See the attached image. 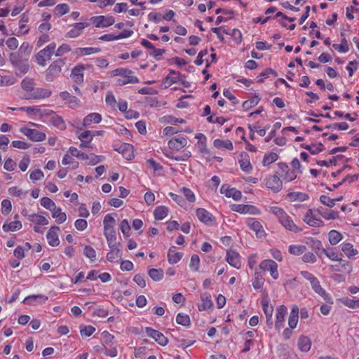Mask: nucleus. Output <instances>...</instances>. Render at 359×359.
<instances>
[{
  "instance_id": "nucleus-1",
  "label": "nucleus",
  "mask_w": 359,
  "mask_h": 359,
  "mask_svg": "<svg viewBox=\"0 0 359 359\" xmlns=\"http://www.w3.org/2000/svg\"><path fill=\"white\" fill-rule=\"evenodd\" d=\"M270 211L276 217L278 222L287 230L297 233L302 231V228L295 224L292 217L283 209L279 207H271Z\"/></svg>"
},
{
  "instance_id": "nucleus-2",
  "label": "nucleus",
  "mask_w": 359,
  "mask_h": 359,
  "mask_svg": "<svg viewBox=\"0 0 359 359\" xmlns=\"http://www.w3.org/2000/svg\"><path fill=\"white\" fill-rule=\"evenodd\" d=\"M111 76H119L116 83L122 86L128 83H137L139 79L133 75V72L126 68H117L111 72Z\"/></svg>"
},
{
  "instance_id": "nucleus-3",
  "label": "nucleus",
  "mask_w": 359,
  "mask_h": 359,
  "mask_svg": "<svg viewBox=\"0 0 359 359\" xmlns=\"http://www.w3.org/2000/svg\"><path fill=\"white\" fill-rule=\"evenodd\" d=\"M9 60L17 74H25L29 71L28 60L23 58L20 53H11L9 55Z\"/></svg>"
},
{
  "instance_id": "nucleus-4",
  "label": "nucleus",
  "mask_w": 359,
  "mask_h": 359,
  "mask_svg": "<svg viewBox=\"0 0 359 359\" xmlns=\"http://www.w3.org/2000/svg\"><path fill=\"white\" fill-rule=\"evenodd\" d=\"M66 64V59H57L53 61L46 70V80L48 82L53 81L57 78Z\"/></svg>"
},
{
  "instance_id": "nucleus-5",
  "label": "nucleus",
  "mask_w": 359,
  "mask_h": 359,
  "mask_svg": "<svg viewBox=\"0 0 359 359\" xmlns=\"http://www.w3.org/2000/svg\"><path fill=\"white\" fill-rule=\"evenodd\" d=\"M116 237L111 236L109 238L107 239L110 252L107 255L108 261L113 262H115L121 257L120 255V243L116 242Z\"/></svg>"
},
{
  "instance_id": "nucleus-6",
  "label": "nucleus",
  "mask_w": 359,
  "mask_h": 359,
  "mask_svg": "<svg viewBox=\"0 0 359 359\" xmlns=\"http://www.w3.org/2000/svg\"><path fill=\"white\" fill-rule=\"evenodd\" d=\"M278 167L276 174L278 175L285 182H289L296 179V174L294 171L289 169V167L286 163H279L278 164Z\"/></svg>"
},
{
  "instance_id": "nucleus-7",
  "label": "nucleus",
  "mask_w": 359,
  "mask_h": 359,
  "mask_svg": "<svg viewBox=\"0 0 359 359\" xmlns=\"http://www.w3.org/2000/svg\"><path fill=\"white\" fill-rule=\"evenodd\" d=\"M90 21L95 27L101 28L112 25L115 22V19L111 15H98L92 17Z\"/></svg>"
},
{
  "instance_id": "nucleus-8",
  "label": "nucleus",
  "mask_w": 359,
  "mask_h": 359,
  "mask_svg": "<svg viewBox=\"0 0 359 359\" xmlns=\"http://www.w3.org/2000/svg\"><path fill=\"white\" fill-rule=\"evenodd\" d=\"M259 267L264 271H269L273 279L276 280L278 278V264L273 260H263L259 265Z\"/></svg>"
},
{
  "instance_id": "nucleus-9",
  "label": "nucleus",
  "mask_w": 359,
  "mask_h": 359,
  "mask_svg": "<svg viewBox=\"0 0 359 359\" xmlns=\"http://www.w3.org/2000/svg\"><path fill=\"white\" fill-rule=\"evenodd\" d=\"M20 132L27 136L29 140L36 142H41L46 139L45 133L36 129H30L26 127L21 128Z\"/></svg>"
},
{
  "instance_id": "nucleus-10",
  "label": "nucleus",
  "mask_w": 359,
  "mask_h": 359,
  "mask_svg": "<svg viewBox=\"0 0 359 359\" xmlns=\"http://www.w3.org/2000/svg\"><path fill=\"white\" fill-rule=\"evenodd\" d=\"M266 187L274 192H278L282 189V180L276 173L265 180Z\"/></svg>"
},
{
  "instance_id": "nucleus-11",
  "label": "nucleus",
  "mask_w": 359,
  "mask_h": 359,
  "mask_svg": "<svg viewBox=\"0 0 359 359\" xmlns=\"http://www.w3.org/2000/svg\"><path fill=\"white\" fill-rule=\"evenodd\" d=\"M114 223L115 219L111 215L108 214L104 217L103 220L104 234L107 239L109 238L111 236H116L114 230Z\"/></svg>"
},
{
  "instance_id": "nucleus-12",
  "label": "nucleus",
  "mask_w": 359,
  "mask_h": 359,
  "mask_svg": "<svg viewBox=\"0 0 359 359\" xmlns=\"http://www.w3.org/2000/svg\"><path fill=\"white\" fill-rule=\"evenodd\" d=\"M226 261L229 264L237 269L241 267V256L235 250H228L226 251Z\"/></svg>"
},
{
  "instance_id": "nucleus-13",
  "label": "nucleus",
  "mask_w": 359,
  "mask_h": 359,
  "mask_svg": "<svg viewBox=\"0 0 359 359\" xmlns=\"http://www.w3.org/2000/svg\"><path fill=\"white\" fill-rule=\"evenodd\" d=\"M145 332L149 337L153 338L161 346H165L168 342V339L161 332L151 327H146Z\"/></svg>"
},
{
  "instance_id": "nucleus-14",
  "label": "nucleus",
  "mask_w": 359,
  "mask_h": 359,
  "mask_svg": "<svg viewBox=\"0 0 359 359\" xmlns=\"http://www.w3.org/2000/svg\"><path fill=\"white\" fill-rule=\"evenodd\" d=\"M52 92L50 90L43 88H34L32 92L29 93L26 97L27 99L40 100L47 98L50 96Z\"/></svg>"
},
{
  "instance_id": "nucleus-15",
  "label": "nucleus",
  "mask_w": 359,
  "mask_h": 359,
  "mask_svg": "<svg viewBox=\"0 0 359 359\" xmlns=\"http://www.w3.org/2000/svg\"><path fill=\"white\" fill-rule=\"evenodd\" d=\"M60 227L57 226H51L46 235L48 244L50 246L56 247L60 245V240L58 238V231Z\"/></svg>"
},
{
  "instance_id": "nucleus-16",
  "label": "nucleus",
  "mask_w": 359,
  "mask_h": 359,
  "mask_svg": "<svg viewBox=\"0 0 359 359\" xmlns=\"http://www.w3.org/2000/svg\"><path fill=\"white\" fill-rule=\"evenodd\" d=\"M60 97L62 100L65 101V104H67L70 108L74 109L80 105V100L76 96L71 95L67 91L61 92L60 93Z\"/></svg>"
},
{
  "instance_id": "nucleus-17",
  "label": "nucleus",
  "mask_w": 359,
  "mask_h": 359,
  "mask_svg": "<svg viewBox=\"0 0 359 359\" xmlns=\"http://www.w3.org/2000/svg\"><path fill=\"white\" fill-rule=\"evenodd\" d=\"M303 221L311 226L319 227L323 226V222L317 219L311 209H309L303 217Z\"/></svg>"
},
{
  "instance_id": "nucleus-18",
  "label": "nucleus",
  "mask_w": 359,
  "mask_h": 359,
  "mask_svg": "<svg viewBox=\"0 0 359 359\" xmlns=\"http://www.w3.org/2000/svg\"><path fill=\"white\" fill-rule=\"evenodd\" d=\"M90 26V23L78 22L72 25V28L66 34L68 38H76L81 35L85 27Z\"/></svg>"
},
{
  "instance_id": "nucleus-19",
  "label": "nucleus",
  "mask_w": 359,
  "mask_h": 359,
  "mask_svg": "<svg viewBox=\"0 0 359 359\" xmlns=\"http://www.w3.org/2000/svg\"><path fill=\"white\" fill-rule=\"evenodd\" d=\"M246 223L248 226L255 232L256 236L258 238H261L265 236V232L263 229V226L259 221H257L253 218H249L247 219Z\"/></svg>"
},
{
  "instance_id": "nucleus-20",
  "label": "nucleus",
  "mask_w": 359,
  "mask_h": 359,
  "mask_svg": "<svg viewBox=\"0 0 359 359\" xmlns=\"http://www.w3.org/2000/svg\"><path fill=\"white\" fill-rule=\"evenodd\" d=\"M287 313V307L281 305L276 310V320L275 323L276 329L280 330L283 327L285 316Z\"/></svg>"
},
{
  "instance_id": "nucleus-21",
  "label": "nucleus",
  "mask_w": 359,
  "mask_h": 359,
  "mask_svg": "<svg viewBox=\"0 0 359 359\" xmlns=\"http://www.w3.org/2000/svg\"><path fill=\"white\" fill-rule=\"evenodd\" d=\"M196 215L198 219L206 225H210L213 222L214 217L212 214L204 208H198L196 211Z\"/></svg>"
},
{
  "instance_id": "nucleus-22",
  "label": "nucleus",
  "mask_w": 359,
  "mask_h": 359,
  "mask_svg": "<svg viewBox=\"0 0 359 359\" xmlns=\"http://www.w3.org/2000/svg\"><path fill=\"white\" fill-rule=\"evenodd\" d=\"M312 289L322 297L325 301L329 302L331 300L330 295L325 292V290L321 287L319 280L316 278L311 283Z\"/></svg>"
},
{
  "instance_id": "nucleus-23",
  "label": "nucleus",
  "mask_w": 359,
  "mask_h": 359,
  "mask_svg": "<svg viewBox=\"0 0 359 359\" xmlns=\"http://www.w3.org/2000/svg\"><path fill=\"white\" fill-rule=\"evenodd\" d=\"M220 192L224 194L228 198H232L235 201H238L242 197V194L240 191L234 188H229L225 185H222L220 189Z\"/></svg>"
},
{
  "instance_id": "nucleus-24",
  "label": "nucleus",
  "mask_w": 359,
  "mask_h": 359,
  "mask_svg": "<svg viewBox=\"0 0 359 359\" xmlns=\"http://www.w3.org/2000/svg\"><path fill=\"white\" fill-rule=\"evenodd\" d=\"M187 144V140L184 137H179L170 140L168 144L170 149H175L177 151L184 148Z\"/></svg>"
},
{
  "instance_id": "nucleus-25",
  "label": "nucleus",
  "mask_w": 359,
  "mask_h": 359,
  "mask_svg": "<svg viewBox=\"0 0 359 359\" xmlns=\"http://www.w3.org/2000/svg\"><path fill=\"white\" fill-rule=\"evenodd\" d=\"M51 57L52 55L46 52L45 49H42L35 55V60L39 66L45 67L46 62L50 60Z\"/></svg>"
},
{
  "instance_id": "nucleus-26",
  "label": "nucleus",
  "mask_w": 359,
  "mask_h": 359,
  "mask_svg": "<svg viewBox=\"0 0 359 359\" xmlns=\"http://www.w3.org/2000/svg\"><path fill=\"white\" fill-rule=\"evenodd\" d=\"M102 121V116L98 113H91L87 115L83 121L84 127H88L92 123H99Z\"/></svg>"
},
{
  "instance_id": "nucleus-27",
  "label": "nucleus",
  "mask_w": 359,
  "mask_h": 359,
  "mask_svg": "<svg viewBox=\"0 0 359 359\" xmlns=\"http://www.w3.org/2000/svg\"><path fill=\"white\" fill-rule=\"evenodd\" d=\"M238 161L243 171L250 172L252 170V166L250 162L248 155L246 153L241 154Z\"/></svg>"
},
{
  "instance_id": "nucleus-28",
  "label": "nucleus",
  "mask_w": 359,
  "mask_h": 359,
  "mask_svg": "<svg viewBox=\"0 0 359 359\" xmlns=\"http://www.w3.org/2000/svg\"><path fill=\"white\" fill-rule=\"evenodd\" d=\"M298 314L299 308L297 306L294 305L291 309L288 319V325L291 329H294L297 326L298 322Z\"/></svg>"
},
{
  "instance_id": "nucleus-29",
  "label": "nucleus",
  "mask_w": 359,
  "mask_h": 359,
  "mask_svg": "<svg viewBox=\"0 0 359 359\" xmlns=\"http://www.w3.org/2000/svg\"><path fill=\"white\" fill-rule=\"evenodd\" d=\"M298 348L303 352H308L311 349V341L308 337L301 336L298 339Z\"/></svg>"
},
{
  "instance_id": "nucleus-30",
  "label": "nucleus",
  "mask_w": 359,
  "mask_h": 359,
  "mask_svg": "<svg viewBox=\"0 0 359 359\" xmlns=\"http://www.w3.org/2000/svg\"><path fill=\"white\" fill-rule=\"evenodd\" d=\"M52 217L55 219L57 224H62L67 219V215L65 212H62L60 208L55 206L51 210Z\"/></svg>"
},
{
  "instance_id": "nucleus-31",
  "label": "nucleus",
  "mask_w": 359,
  "mask_h": 359,
  "mask_svg": "<svg viewBox=\"0 0 359 359\" xmlns=\"http://www.w3.org/2000/svg\"><path fill=\"white\" fill-rule=\"evenodd\" d=\"M83 69V66H76L72 69L71 76L75 82L78 83H83V74L82 72Z\"/></svg>"
},
{
  "instance_id": "nucleus-32",
  "label": "nucleus",
  "mask_w": 359,
  "mask_h": 359,
  "mask_svg": "<svg viewBox=\"0 0 359 359\" xmlns=\"http://www.w3.org/2000/svg\"><path fill=\"white\" fill-rule=\"evenodd\" d=\"M175 247L170 248L168 252V262L170 264L177 263L182 257L183 253L180 252H175L174 250Z\"/></svg>"
},
{
  "instance_id": "nucleus-33",
  "label": "nucleus",
  "mask_w": 359,
  "mask_h": 359,
  "mask_svg": "<svg viewBox=\"0 0 359 359\" xmlns=\"http://www.w3.org/2000/svg\"><path fill=\"white\" fill-rule=\"evenodd\" d=\"M29 222L39 225H47L48 224V219L43 215L39 214H32L28 215Z\"/></svg>"
},
{
  "instance_id": "nucleus-34",
  "label": "nucleus",
  "mask_w": 359,
  "mask_h": 359,
  "mask_svg": "<svg viewBox=\"0 0 359 359\" xmlns=\"http://www.w3.org/2000/svg\"><path fill=\"white\" fill-rule=\"evenodd\" d=\"M213 145L217 149L224 148L228 150H233V149L232 142L229 140H222L219 139H216L213 142Z\"/></svg>"
},
{
  "instance_id": "nucleus-35",
  "label": "nucleus",
  "mask_w": 359,
  "mask_h": 359,
  "mask_svg": "<svg viewBox=\"0 0 359 359\" xmlns=\"http://www.w3.org/2000/svg\"><path fill=\"white\" fill-rule=\"evenodd\" d=\"M287 198L290 201H304L308 199L309 196L306 194L302 192H291L287 195Z\"/></svg>"
},
{
  "instance_id": "nucleus-36",
  "label": "nucleus",
  "mask_w": 359,
  "mask_h": 359,
  "mask_svg": "<svg viewBox=\"0 0 359 359\" xmlns=\"http://www.w3.org/2000/svg\"><path fill=\"white\" fill-rule=\"evenodd\" d=\"M168 208L161 205L155 208L154 211V215L156 219L162 220L168 215Z\"/></svg>"
},
{
  "instance_id": "nucleus-37",
  "label": "nucleus",
  "mask_w": 359,
  "mask_h": 359,
  "mask_svg": "<svg viewBox=\"0 0 359 359\" xmlns=\"http://www.w3.org/2000/svg\"><path fill=\"white\" fill-rule=\"evenodd\" d=\"M328 238L330 243L334 245L342 240L343 236L339 231L336 230H331L328 233Z\"/></svg>"
},
{
  "instance_id": "nucleus-38",
  "label": "nucleus",
  "mask_w": 359,
  "mask_h": 359,
  "mask_svg": "<svg viewBox=\"0 0 359 359\" xmlns=\"http://www.w3.org/2000/svg\"><path fill=\"white\" fill-rule=\"evenodd\" d=\"M306 251V247L303 245H290L288 248V252L295 256L302 255Z\"/></svg>"
},
{
  "instance_id": "nucleus-39",
  "label": "nucleus",
  "mask_w": 359,
  "mask_h": 359,
  "mask_svg": "<svg viewBox=\"0 0 359 359\" xmlns=\"http://www.w3.org/2000/svg\"><path fill=\"white\" fill-rule=\"evenodd\" d=\"M341 36L342 37L341 43H339V44L334 43V44H333L332 46L334 49L337 50L339 52L345 53H347L349 50L348 41L346 39V38L344 36L343 33H341Z\"/></svg>"
},
{
  "instance_id": "nucleus-40",
  "label": "nucleus",
  "mask_w": 359,
  "mask_h": 359,
  "mask_svg": "<svg viewBox=\"0 0 359 359\" xmlns=\"http://www.w3.org/2000/svg\"><path fill=\"white\" fill-rule=\"evenodd\" d=\"M341 250L349 258L358 253V250L356 249H354L353 245L349 243H342Z\"/></svg>"
},
{
  "instance_id": "nucleus-41",
  "label": "nucleus",
  "mask_w": 359,
  "mask_h": 359,
  "mask_svg": "<svg viewBox=\"0 0 359 359\" xmlns=\"http://www.w3.org/2000/svg\"><path fill=\"white\" fill-rule=\"evenodd\" d=\"M302 147L309 151V152L311 154H317L324 149V146L321 143H319L318 144H312V145H307V144H302Z\"/></svg>"
},
{
  "instance_id": "nucleus-42",
  "label": "nucleus",
  "mask_w": 359,
  "mask_h": 359,
  "mask_svg": "<svg viewBox=\"0 0 359 359\" xmlns=\"http://www.w3.org/2000/svg\"><path fill=\"white\" fill-rule=\"evenodd\" d=\"M2 228L5 232L15 231L22 228V224L20 221H13L9 224H4Z\"/></svg>"
},
{
  "instance_id": "nucleus-43",
  "label": "nucleus",
  "mask_w": 359,
  "mask_h": 359,
  "mask_svg": "<svg viewBox=\"0 0 359 359\" xmlns=\"http://www.w3.org/2000/svg\"><path fill=\"white\" fill-rule=\"evenodd\" d=\"M278 156L276 153H273V152L266 153V154H265V155L264 156V158L262 161V164L264 166L269 165L271 164L272 163L278 160Z\"/></svg>"
},
{
  "instance_id": "nucleus-44",
  "label": "nucleus",
  "mask_w": 359,
  "mask_h": 359,
  "mask_svg": "<svg viewBox=\"0 0 359 359\" xmlns=\"http://www.w3.org/2000/svg\"><path fill=\"white\" fill-rule=\"evenodd\" d=\"M51 123L57 127L60 130H65L66 128V125L62 119V118L57 115H54L50 118Z\"/></svg>"
},
{
  "instance_id": "nucleus-45",
  "label": "nucleus",
  "mask_w": 359,
  "mask_h": 359,
  "mask_svg": "<svg viewBox=\"0 0 359 359\" xmlns=\"http://www.w3.org/2000/svg\"><path fill=\"white\" fill-rule=\"evenodd\" d=\"M264 278H263L262 273L258 271H255V278L252 282L253 287L255 290L261 289L264 285Z\"/></svg>"
},
{
  "instance_id": "nucleus-46",
  "label": "nucleus",
  "mask_w": 359,
  "mask_h": 359,
  "mask_svg": "<svg viewBox=\"0 0 359 359\" xmlns=\"http://www.w3.org/2000/svg\"><path fill=\"white\" fill-rule=\"evenodd\" d=\"M34 80L28 77L25 78L21 82L22 88L29 93L34 90Z\"/></svg>"
},
{
  "instance_id": "nucleus-47",
  "label": "nucleus",
  "mask_w": 359,
  "mask_h": 359,
  "mask_svg": "<svg viewBox=\"0 0 359 359\" xmlns=\"http://www.w3.org/2000/svg\"><path fill=\"white\" fill-rule=\"evenodd\" d=\"M148 274L154 281H159L163 278V271L162 269H151L148 271Z\"/></svg>"
},
{
  "instance_id": "nucleus-48",
  "label": "nucleus",
  "mask_w": 359,
  "mask_h": 359,
  "mask_svg": "<svg viewBox=\"0 0 359 359\" xmlns=\"http://www.w3.org/2000/svg\"><path fill=\"white\" fill-rule=\"evenodd\" d=\"M222 32L225 34H230L236 43H240L242 41L241 32L237 29H233L231 32L224 29Z\"/></svg>"
},
{
  "instance_id": "nucleus-49",
  "label": "nucleus",
  "mask_w": 359,
  "mask_h": 359,
  "mask_svg": "<svg viewBox=\"0 0 359 359\" xmlns=\"http://www.w3.org/2000/svg\"><path fill=\"white\" fill-rule=\"evenodd\" d=\"M260 98L258 96H255L243 103V107L245 110H249L250 109L255 107L258 104Z\"/></svg>"
},
{
  "instance_id": "nucleus-50",
  "label": "nucleus",
  "mask_w": 359,
  "mask_h": 359,
  "mask_svg": "<svg viewBox=\"0 0 359 359\" xmlns=\"http://www.w3.org/2000/svg\"><path fill=\"white\" fill-rule=\"evenodd\" d=\"M100 49L99 48H79L76 49V53L82 55H91L93 53H99Z\"/></svg>"
},
{
  "instance_id": "nucleus-51",
  "label": "nucleus",
  "mask_w": 359,
  "mask_h": 359,
  "mask_svg": "<svg viewBox=\"0 0 359 359\" xmlns=\"http://www.w3.org/2000/svg\"><path fill=\"white\" fill-rule=\"evenodd\" d=\"M68 153H69L71 156H76L77 158H79L81 160H87V158H88V155L86 154L83 152L79 151L74 147H70L68 150Z\"/></svg>"
},
{
  "instance_id": "nucleus-52",
  "label": "nucleus",
  "mask_w": 359,
  "mask_h": 359,
  "mask_svg": "<svg viewBox=\"0 0 359 359\" xmlns=\"http://www.w3.org/2000/svg\"><path fill=\"white\" fill-rule=\"evenodd\" d=\"M176 322L179 325H182L183 326H188L190 323V319L188 315L178 313L176 317Z\"/></svg>"
},
{
  "instance_id": "nucleus-53",
  "label": "nucleus",
  "mask_w": 359,
  "mask_h": 359,
  "mask_svg": "<svg viewBox=\"0 0 359 359\" xmlns=\"http://www.w3.org/2000/svg\"><path fill=\"white\" fill-rule=\"evenodd\" d=\"M37 299H41V302L44 303L46 301L48 300V297L45 296V295H43V294L31 295V296H29V297H26L24 299L23 302L25 304H32V301H35Z\"/></svg>"
},
{
  "instance_id": "nucleus-54",
  "label": "nucleus",
  "mask_w": 359,
  "mask_h": 359,
  "mask_svg": "<svg viewBox=\"0 0 359 359\" xmlns=\"http://www.w3.org/2000/svg\"><path fill=\"white\" fill-rule=\"evenodd\" d=\"M348 125L346 122L334 123L331 125L326 126L325 128L338 130H346L348 128Z\"/></svg>"
},
{
  "instance_id": "nucleus-55",
  "label": "nucleus",
  "mask_w": 359,
  "mask_h": 359,
  "mask_svg": "<svg viewBox=\"0 0 359 359\" xmlns=\"http://www.w3.org/2000/svg\"><path fill=\"white\" fill-rule=\"evenodd\" d=\"M321 216L325 219H335L338 217V212L326 209L322 212Z\"/></svg>"
},
{
  "instance_id": "nucleus-56",
  "label": "nucleus",
  "mask_w": 359,
  "mask_h": 359,
  "mask_svg": "<svg viewBox=\"0 0 359 359\" xmlns=\"http://www.w3.org/2000/svg\"><path fill=\"white\" fill-rule=\"evenodd\" d=\"M41 205L50 211L56 206L55 203L48 197H43L41 199Z\"/></svg>"
},
{
  "instance_id": "nucleus-57",
  "label": "nucleus",
  "mask_w": 359,
  "mask_h": 359,
  "mask_svg": "<svg viewBox=\"0 0 359 359\" xmlns=\"http://www.w3.org/2000/svg\"><path fill=\"white\" fill-rule=\"evenodd\" d=\"M83 254L86 257L89 258L90 261H95L96 257V252L95 250L91 246H86L83 249Z\"/></svg>"
},
{
  "instance_id": "nucleus-58",
  "label": "nucleus",
  "mask_w": 359,
  "mask_h": 359,
  "mask_svg": "<svg viewBox=\"0 0 359 359\" xmlns=\"http://www.w3.org/2000/svg\"><path fill=\"white\" fill-rule=\"evenodd\" d=\"M212 305V302L210 296L202 298V303L199 306V310L205 311L209 309Z\"/></svg>"
},
{
  "instance_id": "nucleus-59",
  "label": "nucleus",
  "mask_w": 359,
  "mask_h": 359,
  "mask_svg": "<svg viewBox=\"0 0 359 359\" xmlns=\"http://www.w3.org/2000/svg\"><path fill=\"white\" fill-rule=\"evenodd\" d=\"M311 248L316 251L317 254H323L322 250L324 249L322 247V243L319 240L312 238L311 240Z\"/></svg>"
},
{
  "instance_id": "nucleus-60",
  "label": "nucleus",
  "mask_w": 359,
  "mask_h": 359,
  "mask_svg": "<svg viewBox=\"0 0 359 359\" xmlns=\"http://www.w3.org/2000/svg\"><path fill=\"white\" fill-rule=\"evenodd\" d=\"M11 208H12V205L9 200L4 199L2 201L1 212H2L3 215H8L11 211Z\"/></svg>"
},
{
  "instance_id": "nucleus-61",
  "label": "nucleus",
  "mask_w": 359,
  "mask_h": 359,
  "mask_svg": "<svg viewBox=\"0 0 359 359\" xmlns=\"http://www.w3.org/2000/svg\"><path fill=\"white\" fill-rule=\"evenodd\" d=\"M69 11V6L67 4H58L55 8V12L59 15H63Z\"/></svg>"
},
{
  "instance_id": "nucleus-62",
  "label": "nucleus",
  "mask_w": 359,
  "mask_h": 359,
  "mask_svg": "<svg viewBox=\"0 0 359 359\" xmlns=\"http://www.w3.org/2000/svg\"><path fill=\"white\" fill-rule=\"evenodd\" d=\"M200 259L198 255H194L191 257L189 267L193 271H198L199 268Z\"/></svg>"
},
{
  "instance_id": "nucleus-63",
  "label": "nucleus",
  "mask_w": 359,
  "mask_h": 359,
  "mask_svg": "<svg viewBox=\"0 0 359 359\" xmlns=\"http://www.w3.org/2000/svg\"><path fill=\"white\" fill-rule=\"evenodd\" d=\"M342 303L351 309H357L359 308V299L358 300H353L348 298H344L341 299Z\"/></svg>"
},
{
  "instance_id": "nucleus-64",
  "label": "nucleus",
  "mask_w": 359,
  "mask_h": 359,
  "mask_svg": "<svg viewBox=\"0 0 359 359\" xmlns=\"http://www.w3.org/2000/svg\"><path fill=\"white\" fill-rule=\"evenodd\" d=\"M180 191H182V193L183 194V195L188 201L194 202L195 201V195L191 189L183 187L182 189H180Z\"/></svg>"
}]
</instances>
